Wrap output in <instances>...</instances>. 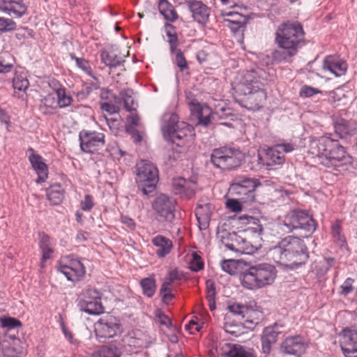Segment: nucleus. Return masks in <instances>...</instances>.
<instances>
[{
	"label": "nucleus",
	"mask_w": 357,
	"mask_h": 357,
	"mask_svg": "<svg viewBox=\"0 0 357 357\" xmlns=\"http://www.w3.org/2000/svg\"><path fill=\"white\" fill-rule=\"evenodd\" d=\"M333 238L340 246L343 247L346 244V239L342 234L340 222L337 220L331 227Z\"/></svg>",
	"instance_id": "obj_48"
},
{
	"label": "nucleus",
	"mask_w": 357,
	"mask_h": 357,
	"mask_svg": "<svg viewBox=\"0 0 357 357\" xmlns=\"http://www.w3.org/2000/svg\"><path fill=\"white\" fill-rule=\"evenodd\" d=\"M29 86V82L27 79L26 73L20 68L16 70L13 79V87L15 90V96L18 98L20 95L18 92L25 93Z\"/></svg>",
	"instance_id": "obj_25"
},
{
	"label": "nucleus",
	"mask_w": 357,
	"mask_h": 357,
	"mask_svg": "<svg viewBox=\"0 0 357 357\" xmlns=\"http://www.w3.org/2000/svg\"><path fill=\"white\" fill-rule=\"evenodd\" d=\"M152 207L164 221L171 222L175 218V201L165 194H160L155 199Z\"/></svg>",
	"instance_id": "obj_13"
},
{
	"label": "nucleus",
	"mask_w": 357,
	"mask_h": 357,
	"mask_svg": "<svg viewBox=\"0 0 357 357\" xmlns=\"http://www.w3.org/2000/svg\"><path fill=\"white\" fill-rule=\"evenodd\" d=\"M226 23L227 24V26L235 33L239 31L243 32L247 24V22H244Z\"/></svg>",
	"instance_id": "obj_63"
},
{
	"label": "nucleus",
	"mask_w": 357,
	"mask_h": 357,
	"mask_svg": "<svg viewBox=\"0 0 357 357\" xmlns=\"http://www.w3.org/2000/svg\"><path fill=\"white\" fill-rule=\"evenodd\" d=\"M101 293L96 289H88L84 291L82 298L79 301H98L101 302Z\"/></svg>",
	"instance_id": "obj_47"
},
{
	"label": "nucleus",
	"mask_w": 357,
	"mask_h": 357,
	"mask_svg": "<svg viewBox=\"0 0 357 357\" xmlns=\"http://www.w3.org/2000/svg\"><path fill=\"white\" fill-rule=\"evenodd\" d=\"M1 326L6 328L8 331L22 326L20 320L14 317H3L1 319Z\"/></svg>",
	"instance_id": "obj_52"
},
{
	"label": "nucleus",
	"mask_w": 357,
	"mask_h": 357,
	"mask_svg": "<svg viewBox=\"0 0 357 357\" xmlns=\"http://www.w3.org/2000/svg\"><path fill=\"white\" fill-rule=\"evenodd\" d=\"M214 206L210 202L199 200L195 208V216L201 229L208 227Z\"/></svg>",
	"instance_id": "obj_17"
},
{
	"label": "nucleus",
	"mask_w": 357,
	"mask_h": 357,
	"mask_svg": "<svg viewBox=\"0 0 357 357\" xmlns=\"http://www.w3.org/2000/svg\"><path fill=\"white\" fill-rule=\"evenodd\" d=\"M121 332L122 326L119 320L112 316L102 317L95 324V333L101 342H105Z\"/></svg>",
	"instance_id": "obj_11"
},
{
	"label": "nucleus",
	"mask_w": 357,
	"mask_h": 357,
	"mask_svg": "<svg viewBox=\"0 0 357 357\" xmlns=\"http://www.w3.org/2000/svg\"><path fill=\"white\" fill-rule=\"evenodd\" d=\"M222 243L229 250L236 252H243V248L241 243H245V240L236 232H223L221 236Z\"/></svg>",
	"instance_id": "obj_23"
},
{
	"label": "nucleus",
	"mask_w": 357,
	"mask_h": 357,
	"mask_svg": "<svg viewBox=\"0 0 357 357\" xmlns=\"http://www.w3.org/2000/svg\"><path fill=\"white\" fill-rule=\"evenodd\" d=\"M238 220L241 224L248 225V227L245 229V231H250L260 236L263 233V226L260 224L258 218L248 215H241L238 217Z\"/></svg>",
	"instance_id": "obj_28"
},
{
	"label": "nucleus",
	"mask_w": 357,
	"mask_h": 357,
	"mask_svg": "<svg viewBox=\"0 0 357 357\" xmlns=\"http://www.w3.org/2000/svg\"><path fill=\"white\" fill-rule=\"evenodd\" d=\"M213 118H216L218 120L229 119L234 121L236 119V115L232 113L229 108H222L214 113Z\"/></svg>",
	"instance_id": "obj_53"
},
{
	"label": "nucleus",
	"mask_w": 357,
	"mask_h": 357,
	"mask_svg": "<svg viewBox=\"0 0 357 357\" xmlns=\"http://www.w3.org/2000/svg\"><path fill=\"white\" fill-rule=\"evenodd\" d=\"M166 36L168 38L167 42L169 45V52L173 54L179 45L178 35L177 33H170L169 32Z\"/></svg>",
	"instance_id": "obj_59"
},
{
	"label": "nucleus",
	"mask_w": 357,
	"mask_h": 357,
	"mask_svg": "<svg viewBox=\"0 0 357 357\" xmlns=\"http://www.w3.org/2000/svg\"><path fill=\"white\" fill-rule=\"evenodd\" d=\"M116 105V103L112 102H101L100 109L110 114H113L119 112V107Z\"/></svg>",
	"instance_id": "obj_64"
},
{
	"label": "nucleus",
	"mask_w": 357,
	"mask_h": 357,
	"mask_svg": "<svg viewBox=\"0 0 357 357\" xmlns=\"http://www.w3.org/2000/svg\"><path fill=\"white\" fill-rule=\"evenodd\" d=\"M160 13L164 18L170 22H175L178 18L175 8L167 0H160L158 2Z\"/></svg>",
	"instance_id": "obj_32"
},
{
	"label": "nucleus",
	"mask_w": 357,
	"mask_h": 357,
	"mask_svg": "<svg viewBox=\"0 0 357 357\" xmlns=\"http://www.w3.org/2000/svg\"><path fill=\"white\" fill-rule=\"evenodd\" d=\"M321 92V91L317 88H314L308 85H304L300 90L299 96L301 98H310Z\"/></svg>",
	"instance_id": "obj_56"
},
{
	"label": "nucleus",
	"mask_w": 357,
	"mask_h": 357,
	"mask_svg": "<svg viewBox=\"0 0 357 357\" xmlns=\"http://www.w3.org/2000/svg\"><path fill=\"white\" fill-rule=\"evenodd\" d=\"M158 181L159 171L155 165L147 160L137 165L136 183L144 195L152 197Z\"/></svg>",
	"instance_id": "obj_8"
},
{
	"label": "nucleus",
	"mask_w": 357,
	"mask_h": 357,
	"mask_svg": "<svg viewBox=\"0 0 357 357\" xmlns=\"http://www.w3.org/2000/svg\"><path fill=\"white\" fill-rule=\"evenodd\" d=\"M122 352L114 345L102 346L97 352V357H121Z\"/></svg>",
	"instance_id": "obj_43"
},
{
	"label": "nucleus",
	"mask_w": 357,
	"mask_h": 357,
	"mask_svg": "<svg viewBox=\"0 0 357 357\" xmlns=\"http://www.w3.org/2000/svg\"><path fill=\"white\" fill-rule=\"evenodd\" d=\"M57 271L63 274L68 281L77 282L81 281L85 274L86 268L80 259L74 255L62 257L56 266Z\"/></svg>",
	"instance_id": "obj_10"
},
{
	"label": "nucleus",
	"mask_w": 357,
	"mask_h": 357,
	"mask_svg": "<svg viewBox=\"0 0 357 357\" xmlns=\"http://www.w3.org/2000/svg\"><path fill=\"white\" fill-rule=\"evenodd\" d=\"M204 264L202 257L196 252L192 254V259L189 262V268L193 272H198L204 269Z\"/></svg>",
	"instance_id": "obj_49"
},
{
	"label": "nucleus",
	"mask_w": 357,
	"mask_h": 357,
	"mask_svg": "<svg viewBox=\"0 0 357 357\" xmlns=\"http://www.w3.org/2000/svg\"><path fill=\"white\" fill-rule=\"evenodd\" d=\"M299 226L298 229H303L310 234L315 231L317 223L311 215L305 211L301 210L300 212Z\"/></svg>",
	"instance_id": "obj_34"
},
{
	"label": "nucleus",
	"mask_w": 357,
	"mask_h": 357,
	"mask_svg": "<svg viewBox=\"0 0 357 357\" xmlns=\"http://www.w3.org/2000/svg\"><path fill=\"white\" fill-rule=\"evenodd\" d=\"M126 131L127 133L132 136V138L135 143L142 142V137L141 134L139 133V130L132 126H126Z\"/></svg>",
	"instance_id": "obj_62"
},
{
	"label": "nucleus",
	"mask_w": 357,
	"mask_h": 357,
	"mask_svg": "<svg viewBox=\"0 0 357 357\" xmlns=\"http://www.w3.org/2000/svg\"><path fill=\"white\" fill-rule=\"evenodd\" d=\"M132 95L133 90L130 88L121 90L119 93L121 100H122L123 102L124 108L128 112H132L136 110L137 104L135 101Z\"/></svg>",
	"instance_id": "obj_38"
},
{
	"label": "nucleus",
	"mask_w": 357,
	"mask_h": 357,
	"mask_svg": "<svg viewBox=\"0 0 357 357\" xmlns=\"http://www.w3.org/2000/svg\"><path fill=\"white\" fill-rule=\"evenodd\" d=\"M189 10L192 13V17L199 24H205L210 15V8L200 1H190L188 2Z\"/></svg>",
	"instance_id": "obj_21"
},
{
	"label": "nucleus",
	"mask_w": 357,
	"mask_h": 357,
	"mask_svg": "<svg viewBox=\"0 0 357 357\" xmlns=\"http://www.w3.org/2000/svg\"><path fill=\"white\" fill-rule=\"evenodd\" d=\"M17 24L11 18L0 17V36L16 29Z\"/></svg>",
	"instance_id": "obj_46"
},
{
	"label": "nucleus",
	"mask_w": 357,
	"mask_h": 357,
	"mask_svg": "<svg viewBox=\"0 0 357 357\" xmlns=\"http://www.w3.org/2000/svg\"><path fill=\"white\" fill-rule=\"evenodd\" d=\"M262 86V83L257 77V72L248 71L243 79L233 86L236 100L249 110L259 109L266 98V93Z\"/></svg>",
	"instance_id": "obj_4"
},
{
	"label": "nucleus",
	"mask_w": 357,
	"mask_h": 357,
	"mask_svg": "<svg viewBox=\"0 0 357 357\" xmlns=\"http://www.w3.org/2000/svg\"><path fill=\"white\" fill-rule=\"evenodd\" d=\"M79 141L81 150L88 153L97 151L105 144L103 133L86 130L79 132Z\"/></svg>",
	"instance_id": "obj_12"
},
{
	"label": "nucleus",
	"mask_w": 357,
	"mask_h": 357,
	"mask_svg": "<svg viewBox=\"0 0 357 357\" xmlns=\"http://www.w3.org/2000/svg\"><path fill=\"white\" fill-rule=\"evenodd\" d=\"M161 130L165 141L183 146L185 142L190 141L195 136V128L190 124L179 121L176 113L165 114Z\"/></svg>",
	"instance_id": "obj_5"
},
{
	"label": "nucleus",
	"mask_w": 357,
	"mask_h": 357,
	"mask_svg": "<svg viewBox=\"0 0 357 357\" xmlns=\"http://www.w3.org/2000/svg\"><path fill=\"white\" fill-rule=\"evenodd\" d=\"M69 56L73 61H75L77 68L94 79H97L93 73L92 68L88 60L84 57H77L74 53H70Z\"/></svg>",
	"instance_id": "obj_40"
},
{
	"label": "nucleus",
	"mask_w": 357,
	"mask_h": 357,
	"mask_svg": "<svg viewBox=\"0 0 357 357\" xmlns=\"http://www.w3.org/2000/svg\"><path fill=\"white\" fill-rule=\"evenodd\" d=\"M275 267L270 264H259L250 266L239 273L241 284L248 289H260L272 284L276 277Z\"/></svg>",
	"instance_id": "obj_6"
},
{
	"label": "nucleus",
	"mask_w": 357,
	"mask_h": 357,
	"mask_svg": "<svg viewBox=\"0 0 357 357\" xmlns=\"http://www.w3.org/2000/svg\"><path fill=\"white\" fill-rule=\"evenodd\" d=\"M30 153L29 160L32 168L36 171L38 178L36 182L38 183H43L48 177V167L43 162L42 156L36 153L33 148L29 147L27 150Z\"/></svg>",
	"instance_id": "obj_16"
},
{
	"label": "nucleus",
	"mask_w": 357,
	"mask_h": 357,
	"mask_svg": "<svg viewBox=\"0 0 357 357\" xmlns=\"http://www.w3.org/2000/svg\"><path fill=\"white\" fill-rule=\"evenodd\" d=\"M174 54H175L174 63L176 65L180 71L183 73L186 70H188L189 66L182 50L181 49H176V51Z\"/></svg>",
	"instance_id": "obj_45"
},
{
	"label": "nucleus",
	"mask_w": 357,
	"mask_h": 357,
	"mask_svg": "<svg viewBox=\"0 0 357 357\" xmlns=\"http://www.w3.org/2000/svg\"><path fill=\"white\" fill-rule=\"evenodd\" d=\"M241 200L236 197L230 199L227 202V206L233 212H239L242 210Z\"/></svg>",
	"instance_id": "obj_61"
},
{
	"label": "nucleus",
	"mask_w": 357,
	"mask_h": 357,
	"mask_svg": "<svg viewBox=\"0 0 357 357\" xmlns=\"http://www.w3.org/2000/svg\"><path fill=\"white\" fill-rule=\"evenodd\" d=\"M278 324H274L273 326L265 327L261 335V351L264 354L268 355L271 352L272 346L276 343L279 331L275 328Z\"/></svg>",
	"instance_id": "obj_19"
},
{
	"label": "nucleus",
	"mask_w": 357,
	"mask_h": 357,
	"mask_svg": "<svg viewBox=\"0 0 357 357\" xmlns=\"http://www.w3.org/2000/svg\"><path fill=\"white\" fill-rule=\"evenodd\" d=\"M222 15L225 17L224 19L225 22H248L250 19L247 15L240 13L238 11H225L222 12Z\"/></svg>",
	"instance_id": "obj_42"
},
{
	"label": "nucleus",
	"mask_w": 357,
	"mask_h": 357,
	"mask_svg": "<svg viewBox=\"0 0 357 357\" xmlns=\"http://www.w3.org/2000/svg\"><path fill=\"white\" fill-rule=\"evenodd\" d=\"M172 185L176 193L183 195L188 199L192 197L195 195L193 183H190V181H187V179L183 177L174 178Z\"/></svg>",
	"instance_id": "obj_24"
},
{
	"label": "nucleus",
	"mask_w": 357,
	"mask_h": 357,
	"mask_svg": "<svg viewBox=\"0 0 357 357\" xmlns=\"http://www.w3.org/2000/svg\"><path fill=\"white\" fill-rule=\"evenodd\" d=\"M340 344L345 357H357V331L344 328Z\"/></svg>",
	"instance_id": "obj_15"
},
{
	"label": "nucleus",
	"mask_w": 357,
	"mask_h": 357,
	"mask_svg": "<svg viewBox=\"0 0 357 357\" xmlns=\"http://www.w3.org/2000/svg\"><path fill=\"white\" fill-rule=\"evenodd\" d=\"M269 255L280 266L293 270L305 265L309 259V252L304 241L298 237L287 236L270 249Z\"/></svg>",
	"instance_id": "obj_3"
},
{
	"label": "nucleus",
	"mask_w": 357,
	"mask_h": 357,
	"mask_svg": "<svg viewBox=\"0 0 357 357\" xmlns=\"http://www.w3.org/2000/svg\"><path fill=\"white\" fill-rule=\"evenodd\" d=\"M206 299L208 303V307L211 311H213L216 308L215 305V296H216V289L215 282L208 279L206 281Z\"/></svg>",
	"instance_id": "obj_39"
},
{
	"label": "nucleus",
	"mask_w": 357,
	"mask_h": 357,
	"mask_svg": "<svg viewBox=\"0 0 357 357\" xmlns=\"http://www.w3.org/2000/svg\"><path fill=\"white\" fill-rule=\"evenodd\" d=\"M354 282V280L351 278H347L344 283L340 286L341 289V294L347 296L354 290L353 283Z\"/></svg>",
	"instance_id": "obj_60"
},
{
	"label": "nucleus",
	"mask_w": 357,
	"mask_h": 357,
	"mask_svg": "<svg viewBox=\"0 0 357 357\" xmlns=\"http://www.w3.org/2000/svg\"><path fill=\"white\" fill-rule=\"evenodd\" d=\"M100 96L101 100H105V102H112L116 104L121 103L120 97L115 95L112 90L108 89H102Z\"/></svg>",
	"instance_id": "obj_50"
},
{
	"label": "nucleus",
	"mask_w": 357,
	"mask_h": 357,
	"mask_svg": "<svg viewBox=\"0 0 357 357\" xmlns=\"http://www.w3.org/2000/svg\"><path fill=\"white\" fill-rule=\"evenodd\" d=\"M227 357H257L253 349H248L242 345L232 344L230 349L226 353Z\"/></svg>",
	"instance_id": "obj_36"
},
{
	"label": "nucleus",
	"mask_w": 357,
	"mask_h": 357,
	"mask_svg": "<svg viewBox=\"0 0 357 357\" xmlns=\"http://www.w3.org/2000/svg\"><path fill=\"white\" fill-rule=\"evenodd\" d=\"M144 296L148 298H152L156 291V280L154 276L144 278L139 282Z\"/></svg>",
	"instance_id": "obj_37"
},
{
	"label": "nucleus",
	"mask_w": 357,
	"mask_h": 357,
	"mask_svg": "<svg viewBox=\"0 0 357 357\" xmlns=\"http://www.w3.org/2000/svg\"><path fill=\"white\" fill-rule=\"evenodd\" d=\"M65 190L59 183L51 185L46 190V197L52 205L60 204L63 199Z\"/></svg>",
	"instance_id": "obj_29"
},
{
	"label": "nucleus",
	"mask_w": 357,
	"mask_h": 357,
	"mask_svg": "<svg viewBox=\"0 0 357 357\" xmlns=\"http://www.w3.org/2000/svg\"><path fill=\"white\" fill-rule=\"evenodd\" d=\"M245 160L244 153L232 146H222L213 149L210 161L216 169L231 171L239 167Z\"/></svg>",
	"instance_id": "obj_7"
},
{
	"label": "nucleus",
	"mask_w": 357,
	"mask_h": 357,
	"mask_svg": "<svg viewBox=\"0 0 357 357\" xmlns=\"http://www.w3.org/2000/svg\"><path fill=\"white\" fill-rule=\"evenodd\" d=\"M11 342L7 340L1 344L2 352L7 357H17L21 353L20 346V340L16 337H11Z\"/></svg>",
	"instance_id": "obj_30"
},
{
	"label": "nucleus",
	"mask_w": 357,
	"mask_h": 357,
	"mask_svg": "<svg viewBox=\"0 0 357 357\" xmlns=\"http://www.w3.org/2000/svg\"><path fill=\"white\" fill-rule=\"evenodd\" d=\"M333 126L336 135L342 139L352 137L357 132V122L352 119L340 118L334 122Z\"/></svg>",
	"instance_id": "obj_18"
},
{
	"label": "nucleus",
	"mask_w": 357,
	"mask_h": 357,
	"mask_svg": "<svg viewBox=\"0 0 357 357\" xmlns=\"http://www.w3.org/2000/svg\"><path fill=\"white\" fill-rule=\"evenodd\" d=\"M66 89L56 94L57 103L59 108H64L70 105L73 100L70 96H67L66 94Z\"/></svg>",
	"instance_id": "obj_55"
},
{
	"label": "nucleus",
	"mask_w": 357,
	"mask_h": 357,
	"mask_svg": "<svg viewBox=\"0 0 357 357\" xmlns=\"http://www.w3.org/2000/svg\"><path fill=\"white\" fill-rule=\"evenodd\" d=\"M261 185L259 179L245 175H238L234 178L230 184L229 193L244 203L255 201V190Z\"/></svg>",
	"instance_id": "obj_9"
},
{
	"label": "nucleus",
	"mask_w": 357,
	"mask_h": 357,
	"mask_svg": "<svg viewBox=\"0 0 357 357\" xmlns=\"http://www.w3.org/2000/svg\"><path fill=\"white\" fill-rule=\"evenodd\" d=\"M100 59L102 63L109 68H115L125 62V60L121 59L115 52L105 50L101 51Z\"/></svg>",
	"instance_id": "obj_31"
},
{
	"label": "nucleus",
	"mask_w": 357,
	"mask_h": 357,
	"mask_svg": "<svg viewBox=\"0 0 357 357\" xmlns=\"http://www.w3.org/2000/svg\"><path fill=\"white\" fill-rule=\"evenodd\" d=\"M155 316L158 322L160 325L165 326L168 328H170L172 326L171 319L164 313L162 310L157 309L155 311Z\"/></svg>",
	"instance_id": "obj_54"
},
{
	"label": "nucleus",
	"mask_w": 357,
	"mask_h": 357,
	"mask_svg": "<svg viewBox=\"0 0 357 357\" xmlns=\"http://www.w3.org/2000/svg\"><path fill=\"white\" fill-rule=\"evenodd\" d=\"M313 148L317 149V153H312L316 154L319 163L327 168L343 172L354 167V158L338 140L323 136L312 142Z\"/></svg>",
	"instance_id": "obj_2"
},
{
	"label": "nucleus",
	"mask_w": 357,
	"mask_h": 357,
	"mask_svg": "<svg viewBox=\"0 0 357 357\" xmlns=\"http://www.w3.org/2000/svg\"><path fill=\"white\" fill-rule=\"evenodd\" d=\"M140 342L139 339L133 337L131 334H127L123 337L121 345L126 353L132 354L137 352L135 349L142 347Z\"/></svg>",
	"instance_id": "obj_35"
},
{
	"label": "nucleus",
	"mask_w": 357,
	"mask_h": 357,
	"mask_svg": "<svg viewBox=\"0 0 357 357\" xmlns=\"http://www.w3.org/2000/svg\"><path fill=\"white\" fill-rule=\"evenodd\" d=\"M301 210H293L287 214L282 222L280 224L281 229L286 232L289 233L294 229H298L300 212Z\"/></svg>",
	"instance_id": "obj_26"
},
{
	"label": "nucleus",
	"mask_w": 357,
	"mask_h": 357,
	"mask_svg": "<svg viewBox=\"0 0 357 357\" xmlns=\"http://www.w3.org/2000/svg\"><path fill=\"white\" fill-rule=\"evenodd\" d=\"M95 203L92 195L87 194L80 202L81 208L84 211H90L94 207Z\"/></svg>",
	"instance_id": "obj_58"
},
{
	"label": "nucleus",
	"mask_w": 357,
	"mask_h": 357,
	"mask_svg": "<svg viewBox=\"0 0 357 357\" xmlns=\"http://www.w3.org/2000/svg\"><path fill=\"white\" fill-rule=\"evenodd\" d=\"M151 242L155 246L158 248L155 253L160 258L167 256L173 248L172 241L162 235H158L155 236L151 240Z\"/></svg>",
	"instance_id": "obj_27"
},
{
	"label": "nucleus",
	"mask_w": 357,
	"mask_h": 357,
	"mask_svg": "<svg viewBox=\"0 0 357 357\" xmlns=\"http://www.w3.org/2000/svg\"><path fill=\"white\" fill-rule=\"evenodd\" d=\"M77 305L81 311L91 315H98L104 312L102 303L98 301H78Z\"/></svg>",
	"instance_id": "obj_33"
},
{
	"label": "nucleus",
	"mask_w": 357,
	"mask_h": 357,
	"mask_svg": "<svg viewBox=\"0 0 357 357\" xmlns=\"http://www.w3.org/2000/svg\"><path fill=\"white\" fill-rule=\"evenodd\" d=\"M238 264L239 261L235 259H224L221 262V267L225 272L234 275L238 273Z\"/></svg>",
	"instance_id": "obj_44"
},
{
	"label": "nucleus",
	"mask_w": 357,
	"mask_h": 357,
	"mask_svg": "<svg viewBox=\"0 0 357 357\" xmlns=\"http://www.w3.org/2000/svg\"><path fill=\"white\" fill-rule=\"evenodd\" d=\"M323 68L328 70L336 77L344 75L347 70L348 65L346 61L335 55H328L325 57Z\"/></svg>",
	"instance_id": "obj_20"
},
{
	"label": "nucleus",
	"mask_w": 357,
	"mask_h": 357,
	"mask_svg": "<svg viewBox=\"0 0 357 357\" xmlns=\"http://www.w3.org/2000/svg\"><path fill=\"white\" fill-rule=\"evenodd\" d=\"M274 43L278 47L271 53L273 64L289 62L306 45L305 32L298 21L287 20L281 23L275 33Z\"/></svg>",
	"instance_id": "obj_1"
},
{
	"label": "nucleus",
	"mask_w": 357,
	"mask_h": 357,
	"mask_svg": "<svg viewBox=\"0 0 357 357\" xmlns=\"http://www.w3.org/2000/svg\"><path fill=\"white\" fill-rule=\"evenodd\" d=\"M266 157L268 162H266L267 165L281 164L284 160V155L282 152L277 149L276 145L273 147L268 148L266 152Z\"/></svg>",
	"instance_id": "obj_41"
},
{
	"label": "nucleus",
	"mask_w": 357,
	"mask_h": 357,
	"mask_svg": "<svg viewBox=\"0 0 357 357\" xmlns=\"http://www.w3.org/2000/svg\"><path fill=\"white\" fill-rule=\"evenodd\" d=\"M40 240H39V248L41 251L47 249H50L52 248V243L51 242V238L49 235L45 234V232L39 233Z\"/></svg>",
	"instance_id": "obj_57"
},
{
	"label": "nucleus",
	"mask_w": 357,
	"mask_h": 357,
	"mask_svg": "<svg viewBox=\"0 0 357 357\" xmlns=\"http://www.w3.org/2000/svg\"><path fill=\"white\" fill-rule=\"evenodd\" d=\"M308 344L300 335L288 336L280 345V352L284 355L300 356L305 353Z\"/></svg>",
	"instance_id": "obj_14"
},
{
	"label": "nucleus",
	"mask_w": 357,
	"mask_h": 357,
	"mask_svg": "<svg viewBox=\"0 0 357 357\" xmlns=\"http://www.w3.org/2000/svg\"><path fill=\"white\" fill-rule=\"evenodd\" d=\"M0 10L15 17H22L27 10L24 0H1Z\"/></svg>",
	"instance_id": "obj_22"
},
{
	"label": "nucleus",
	"mask_w": 357,
	"mask_h": 357,
	"mask_svg": "<svg viewBox=\"0 0 357 357\" xmlns=\"http://www.w3.org/2000/svg\"><path fill=\"white\" fill-rule=\"evenodd\" d=\"M15 31H16L15 38L21 43H24L25 40L33 37V31L27 27L16 28Z\"/></svg>",
	"instance_id": "obj_51"
}]
</instances>
